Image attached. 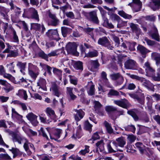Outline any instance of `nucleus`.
Masks as SVG:
<instances>
[{
  "instance_id": "1",
  "label": "nucleus",
  "mask_w": 160,
  "mask_h": 160,
  "mask_svg": "<svg viewBox=\"0 0 160 160\" xmlns=\"http://www.w3.org/2000/svg\"><path fill=\"white\" fill-rule=\"evenodd\" d=\"M130 77L132 79H135L140 81L142 83V85L148 89L153 90L154 88L153 85L149 81L145 78L134 75H131Z\"/></svg>"
},
{
  "instance_id": "2",
  "label": "nucleus",
  "mask_w": 160,
  "mask_h": 160,
  "mask_svg": "<svg viewBox=\"0 0 160 160\" xmlns=\"http://www.w3.org/2000/svg\"><path fill=\"white\" fill-rule=\"evenodd\" d=\"M12 140L14 142H17L19 144L24 143L23 148L25 151H27L29 150V146L30 143L25 138L17 135H14L13 137Z\"/></svg>"
},
{
  "instance_id": "3",
  "label": "nucleus",
  "mask_w": 160,
  "mask_h": 160,
  "mask_svg": "<svg viewBox=\"0 0 160 160\" xmlns=\"http://www.w3.org/2000/svg\"><path fill=\"white\" fill-rule=\"evenodd\" d=\"M77 45L75 42L68 43L66 47V49L68 53L76 54L77 52Z\"/></svg>"
},
{
  "instance_id": "4",
  "label": "nucleus",
  "mask_w": 160,
  "mask_h": 160,
  "mask_svg": "<svg viewBox=\"0 0 160 160\" xmlns=\"http://www.w3.org/2000/svg\"><path fill=\"white\" fill-rule=\"evenodd\" d=\"M99 44L107 47L110 50H112L113 47L111 45L108 39L106 37H104L99 39L98 42Z\"/></svg>"
},
{
  "instance_id": "5",
  "label": "nucleus",
  "mask_w": 160,
  "mask_h": 160,
  "mask_svg": "<svg viewBox=\"0 0 160 160\" xmlns=\"http://www.w3.org/2000/svg\"><path fill=\"white\" fill-rule=\"evenodd\" d=\"M117 145L115 141L108 142L107 144V148L108 152L110 153L115 152L117 151L122 152L123 150L118 148Z\"/></svg>"
},
{
  "instance_id": "6",
  "label": "nucleus",
  "mask_w": 160,
  "mask_h": 160,
  "mask_svg": "<svg viewBox=\"0 0 160 160\" xmlns=\"http://www.w3.org/2000/svg\"><path fill=\"white\" fill-rule=\"evenodd\" d=\"M149 35L152 39L158 42H160V36L157 28L154 26L152 27V29L150 32Z\"/></svg>"
},
{
  "instance_id": "7",
  "label": "nucleus",
  "mask_w": 160,
  "mask_h": 160,
  "mask_svg": "<svg viewBox=\"0 0 160 160\" xmlns=\"http://www.w3.org/2000/svg\"><path fill=\"white\" fill-rule=\"evenodd\" d=\"M149 6L153 11L158 10L160 8V0H151Z\"/></svg>"
},
{
  "instance_id": "8",
  "label": "nucleus",
  "mask_w": 160,
  "mask_h": 160,
  "mask_svg": "<svg viewBox=\"0 0 160 160\" xmlns=\"http://www.w3.org/2000/svg\"><path fill=\"white\" fill-rule=\"evenodd\" d=\"M89 20L96 24H98L99 23V21L97 16L96 13L95 11L89 12Z\"/></svg>"
},
{
  "instance_id": "9",
  "label": "nucleus",
  "mask_w": 160,
  "mask_h": 160,
  "mask_svg": "<svg viewBox=\"0 0 160 160\" xmlns=\"http://www.w3.org/2000/svg\"><path fill=\"white\" fill-rule=\"evenodd\" d=\"M125 67L128 69H132L136 66V62L132 59L127 60L125 62Z\"/></svg>"
},
{
  "instance_id": "10",
  "label": "nucleus",
  "mask_w": 160,
  "mask_h": 160,
  "mask_svg": "<svg viewBox=\"0 0 160 160\" xmlns=\"http://www.w3.org/2000/svg\"><path fill=\"white\" fill-rule=\"evenodd\" d=\"M74 111L76 112V113L74 115L75 119L77 121H78L83 118L84 115V112L81 109H74Z\"/></svg>"
},
{
  "instance_id": "11",
  "label": "nucleus",
  "mask_w": 160,
  "mask_h": 160,
  "mask_svg": "<svg viewBox=\"0 0 160 160\" xmlns=\"http://www.w3.org/2000/svg\"><path fill=\"white\" fill-rule=\"evenodd\" d=\"M27 117L28 119L31 122H33L34 121V122H32L34 125L36 126L37 125L38 122L36 120L37 116L35 115L34 114L32 113H30L28 114L27 116Z\"/></svg>"
},
{
  "instance_id": "12",
  "label": "nucleus",
  "mask_w": 160,
  "mask_h": 160,
  "mask_svg": "<svg viewBox=\"0 0 160 160\" xmlns=\"http://www.w3.org/2000/svg\"><path fill=\"white\" fill-rule=\"evenodd\" d=\"M52 85L50 88V89H52L54 94L58 97L60 94V92H59V87L57 86L56 83L54 82H52Z\"/></svg>"
},
{
  "instance_id": "13",
  "label": "nucleus",
  "mask_w": 160,
  "mask_h": 160,
  "mask_svg": "<svg viewBox=\"0 0 160 160\" xmlns=\"http://www.w3.org/2000/svg\"><path fill=\"white\" fill-rule=\"evenodd\" d=\"M93 103L95 111L99 115H103V113L101 111V109L102 106V105L98 101H94Z\"/></svg>"
},
{
  "instance_id": "14",
  "label": "nucleus",
  "mask_w": 160,
  "mask_h": 160,
  "mask_svg": "<svg viewBox=\"0 0 160 160\" xmlns=\"http://www.w3.org/2000/svg\"><path fill=\"white\" fill-rule=\"evenodd\" d=\"M114 102L115 104L123 108H127V107L128 102L126 99L114 100Z\"/></svg>"
},
{
  "instance_id": "15",
  "label": "nucleus",
  "mask_w": 160,
  "mask_h": 160,
  "mask_svg": "<svg viewBox=\"0 0 160 160\" xmlns=\"http://www.w3.org/2000/svg\"><path fill=\"white\" fill-rule=\"evenodd\" d=\"M28 11L31 13L32 18L38 21H39V16L37 11L32 8H30Z\"/></svg>"
},
{
  "instance_id": "16",
  "label": "nucleus",
  "mask_w": 160,
  "mask_h": 160,
  "mask_svg": "<svg viewBox=\"0 0 160 160\" xmlns=\"http://www.w3.org/2000/svg\"><path fill=\"white\" fill-rule=\"evenodd\" d=\"M111 18L112 20H116L118 21V23L117 25V27L118 28H120L123 26L120 24L121 22L123 23V21L121 20L120 18L117 15L114 14H112L111 16Z\"/></svg>"
},
{
  "instance_id": "17",
  "label": "nucleus",
  "mask_w": 160,
  "mask_h": 160,
  "mask_svg": "<svg viewBox=\"0 0 160 160\" xmlns=\"http://www.w3.org/2000/svg\"><path fill=\"white\" fill-rule=\"evenodd\" d=\"M116 142L118 148H123L126 144V141L123 137L118 138L116 140Z\"/></svg>"
},
{
  "instance_id": "18",
  "label": "nucleus",
  "mask_w": 160,
  "mask_h": 160,
  "mask_svg": "<svg viewBox=\"0 0 160 160\" xmlns=\"http://www.w3.org/2000/svg\"><path fill=\"white\" fill-rule=\"evenodd\" d=\"M48 33L51 38L55 40L58 39V34L57 30H49L48 31Z\"/></svg>"
},
{
  "instance_id": "19",
  "label": "nucleus",
  "mask_w": 160,
  "mask_h": 160,
  "mask_svg": "<svg viewBox=\"0 0 160 160\" xmlns=\"http://www.w3.org/2000/svg\"><path fill=\"white\" fill-rule=\"evenodd\" d=\"M9 9H7L5 7L0 6V13L5 19L7 18L8 13L9 12Z\"/></svg>"
},
{
  "instance_id": "20",
  "label": "nucleus",
  "mask_w": 160,
  "mask_h": 160,
  "mask_svg": "<svg viewBox=\"0 0 160 160\" xmlns=\"http://www.w3.org/2000/svg\"><path fill=\"white\" fill-rule=\"evenodd\" d=\"M87 87L88 88H89V90L88 91V94L90 95H93L94 94L95 88L94 85L93 84L92 82L90 81L88 82Z\"/></svg>"
},
{
  "instance_id": "21",
  "label": "nucleus",
  "mask_w": 160,
  "mask_h": 160,
  "mask_svg": "<svg viewBox=\"0 0 160 160\" xmlns=\"http://www.w3.org/2000/svg\"><path fill=\"white\" fill-rule=\"evenodd\" d=\"M66 89V93L69 96L71 99L72 100L76 99L77 97L72 92L73 88L71 87H67Z\"/></svg>"
},
{
  "instance_id": "22",
  "label": "nucleus",
  "mask_w": 160,
  "mask_h": 160,
  "mask_svg": "<svg viewBox=\"0 0 160 160\" xmlns=\"http://www.w3.org/2000/svg\"><path fill=\"white\" fill-rule=\"evenodd\" d=\"M144 40L146 42L147 44L149 46L158 47L160 46V44L158 43L153 40H150L147 38H145Z\"/></svg>"
},
{
  "instance_id": "23",
  "label": "nucleus",
  "mask_w": 160,
  "mask_h": 160,
  "mask_svg": "<svg viewBox=\"0 0 160 160\" xmlns=\"http://www.w3.org/2000/svg\"><path fill=\"white\" fill-rule=\"evenodd\" d=\"M40 134H42V136L43 137L46 138V139H48V134H49L50 136V138L51 139H54V138H52L51 136L50 135L48 130V128H46V130H45L43 129L42 128H41L40 129Z\"/></svg>"
},
{
  "instance_id": "24",
  "label": "nucleus",
  "mask_w": 160,
  "mask_h": 160,
  "mask_svg": "<svg viewBox=\"0 0 160 160\" xmlns=\"http://www.w3.org/2000/svg\"><path fill=\"white\" fill-rule=\"evenodd\" d=\"M26 62H18L17 66L20 68V72L23 74H25V70L26 66Z\"/></svg>"
},
{
  "instance_id": "25",
  "label": "nucleus",
  "mask_w": 160,
  "mask_h": 160,
  "mask_svg": "<svg viewBox=\"0 0 160 160\" xmlns=\"http://www.w3.org/2000/svg\"><path fill=\"white\" fill-rule=\"evenodd\" d=\"M104 124L107 132L110 134L113 133V130L111 124L106 121L104 122Z\"/></svg>"
},
{
  "instance_id": "26",
  "label": "nucleus",
  "mask_w": 160,
  "mask_h": 160,
  "mask_svg": "<svg viewBox=\"0 0 160 160\" xmlns=\"http://www.w3.org/2000/svg\"><path fill=\"white\" fill-rule=\"evenodd\" d=\"M9 150L13 154V158H15L18 156H20L22 154V152L17 148H12L11 149H10Z\"/></svg>"
},
{
  "instance_id": "27",
  "label": "nucleus",
  "mask_w": 160,
  "mask_h": 160,
  "mask_svg": "<svg viewBox=\"0 0 160 160\" xmlns=\"http://www.w3.org/2000/svg\"><path fill=\"white\" fill-rule=\"evenodd\" d=\"M154 60L156 61V65L158 66L160 65V55L156 52H153L152 54Z\"/></svg>"
},
{
  "instance_id": "28",
  "label": "nucleus",
  "mask_w": 160,
  "mask_h": 160,
  "mask_svg": "<svg viewBox=\"0 0 160 160\" xmlns=\"http://www.w3.org/2000/svg\"><path fill=\"white\" fill-rule=\"evenodd\" d=\"M136 146L138 149L141 153L142 154H143L145 149L144 145L142 143L139 142L136 143Z\"/></svg>"
},
{
  "instance_id": "29",
  "label": "nucleus",
  "mask_w": 160,
  "mask_h": 160,
  "mask_svg": "<svg viewBox=\"0 0 160 160\" xmlns=\"http://www.w3.org/2000/svg\"><path fill=\"white\" fill-rule=\"evenodd\" d=\"M53 73L56 75H57L59 77V79L62 81V71L61 70L54 68L53 70Z\"/></svg>"
},
{
  "instance_id": "30",
  "label": "nucleus",
  "mask_w": 160,
  "mask_h": 160,
  "mask_svg": "<svg viewBox=\"0 0 160 160\" xmlns=\"http://www.w3.org/2000/svg\"><path fill=\"white\" fill-rule=\"evenodd\" d=\"M130 26L132 29V31L136 33H138L140 32V29L138 27V25L134 24L133 23H131L130 24Z\"/></svg>"
},
{
  "instance_id": "31",
  "label": "nucleus",
  "mask_w": 160,
  "mask_h": 160,
  "mask_svg": "<svg viewBox=\"0 0 160 160\" xmlns=\"http://www.w3.org/2000/svg\"><path fill=\"white\" fill-rule=\"evenodd\" d=\"M38 86H39V88L45 87L46 84V80L42 78H41L39 79V81L37 83Z\"/></svg>"
},
{
  "instance_id": "32",
  "label": "nucleus",
  "mask_w": 160,
  "mask_h": 160,
  "mask_svg": "<svg viewBox=\"0 0 160 160\" xmlns=\"http://www.w3.org/2000/svg\"><path fill=\"white\" fill-rule=\"evenodd\" d=\"M118 14L125 18L130 19L132 18L131 15L126 14L122 10L119 11Z\"/></svg>"
},
{
  "instance_id": "33",
  "label": "nucleus",
  "mask_w": 160,
  "mask_h": 160,
  "mask_svg": "<svg viewBox=\"0 0 160 160\" xmlns=\"http://www.w3.org/2000/svg\"><path fill=\"white\" fill-rule=\"evenodd\" d=\"M122 75L120 73H113L110 75V77L112 80L116 81Z\"/></svg>"
},
{
  "instance_id": "34",
  "label": "nucleus",
  "mask_w": 160,
  "mask_h": 160,
  "mask_svg": "<svg viewBox=\"0 0 160 160\" xmlns=\"http://www.w3.org/2000/svg\"><path fill=\"white\" fill-rule=\"evenodd\" d=\"M133 2L138 7V9L135 8V10L136 12H138L140 10L141 8L142 3L140 0H132Z\"/></svg>"
},
{
  "instance_id": "35",
  "label": "nucleus",
  "mask_w": 160,
  "mask_h": 160,
  "mask_svg": "<svg viewBox=\"0 0 160 160\" xmlns=\"http://www.w3.org/2000/svg\"><path fill=\"white\" fill-rule=\"evenodd\" d=\"M13 89V87L9 83H8L4 87L2 88L6 93H8L10 91L12 90Z\"/></svg>"
},
{
  "instance_id": "36",
  "label": "nucleus",
  "mask_w": 160,
  "mask_h": 160,
  "mask_svg": "<svg viewBox=\"0 0 160 160\" xmlns=\"http://www.w3.org/2000/svg\"><path fill=\"white\" fill-rule=\"evenodd\" d=\"M137 49L142 54H144L147 52L148 50L144 46L139 45L137 47Z\"/></svg>"
},
{
  "instance_id": "37",
  "label": "nucleus",
  "mask_w": 160,
  "mask_h": 160,
  "mask_svg": "<svg viewBox=\"0 0 160 160\" xmlns=\"http://www.w3.org/2000/svg\"><path fill=\"white\" fill-rule=\"evenodd\" d=\"M96 146L97 148H99L100 151L103 150L104 149L103 140H101L98 142L96 144Z\"/></svg>"
},
{
  "instance_id": "38",
  "label": "nucleus",
  "mask_w": 160,
  "mask_h": 160,
  "mask_svg": "<svg viewBox=\"0 0 160 160\" xmlns=\"http://www.w3.org/2000/svg\"><path fill=\"white\" fill-rule=\"evenodd\" d=\"M105 110L107 112H110L116 111L117 108L113 106L108 105L105 107Z\"/></svg>"
},
{
  "instance_id": "39",
  "label": "nucleus",
  "mask_w": 160,
  "mask_h": 160,
  "mask_svg": "<svg viewBox=\"0 0 160 160\" xmlns=\"http://www.w3.org/2000/svg\"><path fill=\"white\" fill-rule=\"evenodd\" d=\"M11 159V157L7 153L0 154V160H10Z\"/></svg>"
},
{
  "instance_id": "40",
  "label": "nucleus",
  "mask_w": 160,
  "mask_h": 160,
  "mask_svg": "<svg viewBox=\"0 0 160 160\" xmlns=\"http://www.w3.org/2000/svg\"><path fill=\"white\" fill-rule=\"evenodd\" d=\"M74 67L77 69L82 70H83L82 63L80 61L76 62L74 65Z\"/></svg>"
},
{
  "instance_id": "41",
  "label": "nucleus",
  "mask_w": 160,
  "mask_h": 160,
  "mask_svg": "<svg viewBox=\"0 0 160 160\" xmlns=\"http://www.w3.org/2000/svg\"><path fill=\"white\" fill-rule=\"evenodd\" d=\"M61 50H57L51 52L48 54V57H54L58 56L60 54V53L59 52Z\"/></svg>"
},
{
  "instance_id": "42",
  "label": "nucleus",
  "mask_w": 160,
  "mask_h": 160,
  "mask_svg": "<svg viewBox=\"0 0 160 160\" xmlns=\"http://www.w3.org/2000/svg\"><path fill=\"white\" fill-rule=\"evenodd\" d=\"M98 54V52L97 51L94 50L92 52H89L88 53L86 54V56L87 57H96Z\"/></svg>"
},
{
  "instance_id": "43",
  "label": "nucleus",
  "mask_w": 160,
  "mask_h": 160,
  "mask_svg": "<svg viewBox=\"0 0 160 160\" xmlns=\"http://www.w3.org/2000/svg\"><path fill=\"white\" fill-rule=\"evenodd\" d=\"M125 130L128 131H131L134 133L135 131L136 128L133 125H128L124 128Z\"/></svg>"
},
{
  "instance_id": "44",
  "label": "nucleus",
  "mask_w": 160,
  "mask_h": 160,
  "mask_svg": "<svg viewBox=\"0 0 160 160\" xmlns=\"http://www.w3.org/2000/svg\"><path fill=\"white\" fill-rule=\"evenodd\" d=\"M92 125L88 121H86L85 122L84 128L86 129L91 132L92 131Z\"/></svg>"
},
{
  "instance_id": "45",
  "label": "nucleus",
  "mask_w": 160,
  "mask_h": 160,
  "mask_svg": "<svg viewBox=\"0 0 160 160\" xmlns=\"http://www.w3.org/2000/svg\"><path fill=\"white\" fill-rule=\"evenodd\" d=\"M38 56L46 60L47 61H48V55L46 54L43 51H41L38 52Z\"/></svg>"
},
{
  "instance_id": "46",
  "label": "nucleus",
  "mask_w": 160,
  "mask_h": 160,
  "mask_svg": "<svg viewBox=\"0 0 160 160\" xmlns=\"http://www.w3.org/2000/svg\"><path fill=\"white\" fill-rule=\"evenodd\" d=\"M38 69L37 67L31 63L28 64V71H36Z\"/></svg>"
},
{
  "instance_id": "47",
  "label": "nucleus",
  "mask_w": 160,
  "mask_h": 160,
  "mask_svg": "<svg viewBox=\"0 0 160 160\" xmlns=\"http://www.w3.org/2000/svg\"><path fill=\"white\" fill-rule=\"evenodd\" d=\"M36 71H28V73L29 75L33 79H36L37 76L39 74L38 72H36Z\"/></svg>"
},
{
  "instance_id": "48",
  "label": "nucleus",
  "mask_w": 160,
  "mask_h": 160,
  "mask_svg": "<svg viewBox=\"0 0 160 160\" xmlns=\"http://www.w3.org/2000/svg\"><path fill=\"white\" fill-rule=\"evenodd\" d=\"M89 146L86 145L85 149L81 150L79 152V153L83 155H85L86 153H88L89 152Z\"/></svg>"
},
{
  "instance_id": "49",
  "label": "nucleus",
  "mask_w": 160,
  "mask_h": 160,
  "mask_svg": "<svg viewBox=\"0 0 160 160\" xmlns=\"http://www.w3.org/2000/svg\"><path fill=\"white\" fill-rule=\"evenodd\" d=\"M59 20L57 18L52 20L48 23L49 25L54 26H56L59 23Z\"/></svg>"
},
{
  "instance_id": "50",
  "label": "nucleus",
  "mask_w": 160,
  "mask_h": 160,
  "mask_svg": "<svg viewBox=\"0 0 160 160\" xmlns=\"http://www.w3.org/2000/svg\"><path fill=\"white\" fill-rule=\"evenodd\" d=\"M127 45L128 47V48L130 51H134L135 50V46L136 44L135 42L131 43L129 42H126Z\"/></svg>"
},
{
  "instance_id": "51",
  "label": "nucleus",
  "mask_w": 160,
  "mask_h": 160,
  "mask_svg": "<svg viewBox=\"0 0 160 160\" xmlns=\"http://www.w3.org/2000/svg\"><path fill=\"white\" fill-rule=\"evenodd\" d=\"M93 28H84L83 29L84 31L88 33V34H89L90 35L92 38L93 39H94L93 36L92 35V32L93 31Z\"/></svg>"
},
{
  "instance_id": "52",
  "label": "nucleus",
  "mask_w": 160,
  "mask_h": 160,
  "mask_svg": "<svg viewBox=\"0 0 160 160\" xmlns=\"http://www.w3.org/2000/svg\"><path fill=\"white\" fill-rule=\"evenodd\" d=\"M128 113L133 118L135 121H137L138 120V117L134 112L132 111H129L128 112Z\"/></svg>"
},
{
  "instance_id": "53",
  "label": "nucleus",
  "mask_w": 160,
  "mask_h": 160,
  "mask_svg": "<svg viewBox=\"0 0 160 160\" xmlns=\"http://www.w3.org/2000/svg\"><path fill=\"white\" fill-rule=\"evenodd\" d=\"M70 79L71 83L74 85H76L77 83V80L73 76H68Z\"/></svg>"
},
{
  "instance_id": "54",
  "label": "nucleus",
  "mask_w": 160,
  "mask_h": 160,
  "mask_svg": "<svg viewBox=\"0 0 160 160\" xmlns=\"http://www.w3.org/2000/svg\"><path fill=\"white\" fill-rule=\"evenodd\" d=\"M62 130L59 129H56L54 132V135L55 137L59 138L60 137V134L61 133Z\"/></svg>"
},
{
  "instance_id": "55",
  "label": "nucleus",
  "mask_w": 160,
  "mask_h": 160,
  "mask_svg": "<svg viewBox=\"0 0 160 160\" xmlns=\"http://www.w3.org/2000/svg\"><path fill=\"white\" fill-rule=\"evenodd\" d=\"M18 94L23 96L24 99L25 100H26L28 98V95H27L26 92L25 91L23 90H20L18 91Z\"/></svg>"
},
{
  "instance_id": "56",
  "label": "nucleus",
  "mask_w": 160,
  "mask_h": 160,
  "mask_svg": "<svg viewBox=\"0 0 160 160\" xmlns=\"http://www.w3.org/2000/svg\"><path fill=\"white\" fill-rule=\"evenodd\" d=\"M119 92L116 90L114 89H110L109 90L108 93V95L111 96H118L119 95Z\"/></svg>"
},
{
  "instance_id": "57",
  "label": "nucleus",
  "mask_w": 160,
  "mask_h": 160,
  "mask_svg": "<svg viewBox=\"0 0 160 160\" xmlns=\"http://www.w3.org/2000/svg\"><path fill=\"white\" fill-rule=\"evenodd\" d=\"M12 30L13 32V38L14 42H18L19 39L17 35L16 32L13 28Z\"/></svg>"
},
{
  "instance_id": "58",
  "label": "nucleus",
  "mask_w": 160,
  "mask_h": 160,
  "mask_svg": "<svg viewBox=\"0 0 160 160\" xmlns=\"http://www.w3.org/2000/svg\"><path fill=\"white\" fill-rule=\"evenodd\" d=\"M90 63L92 67L93 68H97L99 66V64L97 60L91 61L90 62Z\"/></svg>"
},
{
  "instance_id": "59",
  "label": "nucleus",
  "mask_w": 160,
  "mask_h": 160,
  "mask_svg": "<svg viewBox=\"0 0 160 160\" xmlns=\"http://www.w3.org/2000/svg\"><path fill=\"white\" fill-rule=\"evenodd\" d=\"M82 136V133L80 130H77L75 134H74L73 136L75 138H79Z\"/></svg>"
},
{
  "instance_id": "60",
  "label": "nucleus",
  "mask_w": 160,
  "mask_h": 160,
  "mask_svg": "<svg viewBox=\"0 0 160 160\" xmlns=\"http://www.w3.org/2000/svg\"><path fill=\"white\" fill-rule=\"evenodd\" d=\"M38 157L41 160H50L49 156L45 154L39 155Z\"/></svg>"
},
{
  "instance_id": "61",
  "label": "nucleus",
  "mask_w": 160,
  "mask_h": 160,
  "mask_svg": "<svg viewBox=\"0 0 160 160\" xmlns=\"http://www.w3.org/2000/svg\"><path fill=\"white\" fill-rule=\"evenodd\" d=\"M101 76L103 82L107 83L108 82V79L107 78L106 73L104 71L102 72L101 73Z\"/></svg>"
},
{
  "instance_id": "62",
  "label": "nucleus",
  "mask_w": 160,
  "mask_h": 160,
  "mask_svg": "<svg viewBox=\"0 0 160 160\" xmlns=\"http://www.w3.org/2000/svg\"><path fill=\"white\" fill-rule=\"evenodd\" d=\"M124 81L123 76L122 75L116 81L117 85H120L122 84Z\"/></svg>"
},
{
  "instance_id": "63",
  "label": "nucleus",
  "mask_w": 160,
  "mask_h": 160,
  "mask_svg": "<svg viewBox=\"0 0 160 160\" xmlns=\"http://www.w3.org/2000/svg\"><path fill=\"white\" fill-rule=\"evenodd\" d=\"M46 112L49 116L54 115L55 114L54 111L50 108H47Z\"/></svg>"
},
{
  "instance_id": "64",
  "label": "nucleus",
  "mask_w": 160,
  "mask_h": 160,
  "mask_svg": "<svg viewBox=\"0 0 160 160\" xmlns=\"http://www.w3.org/2000/svg\"><path fill=\"white\" fill-rule=\"evenodd\" d=\"M66 16L72 19L75 18V16L73 13L72 12H67L66 13Z\"/></svg>"
}]
</instances>
